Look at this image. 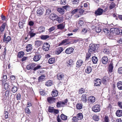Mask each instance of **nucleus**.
<instances>
[{"label":"nucleus","instance_id":"57","mask_svg":"<svg viewBox=\"0 0 122 122\" xmlns=\"http://www.w3.org/2000/svg\"><path fill=\"white\" fill-rule=\"evenodd\" d=\"M92 61H98V59L97 57L96 56H93L92 58Z\"/></svg>","mask_w":122,"mask_h":122},{"label":"nucleus","instance_id":"58","mask_svg":"<svg viewBox=\"0 0 122 122\" xmlns=\"http://www.w3.org/2000/svg\"><path fill=\"white\" fill-rule=\"evenodd\" d=\"M60 3L61 5H65L66 4V0H61Z\"/></svg>","mask_w":122,"mask_h":122},{"label":"nucleus","instance_id":"25","mask_svg":"<svg viewBox=\"0 0 122 122\" xmlns=\"http://www.w3.org/2000/svg\"><path fill=\"white\" fill-rule=\"evenodd\" d=\"M86 95V94L82 95L81 97V99L83 102H86L87 101Z\"/></svg>","mask_w":122,"mask_h":122},{"label":"nucleus","instance_id":"44","mask_svg":"<svg viewBox=\"0 0 122 122\" xmlns=\"http://www.w3.org/2000/svg\"><path fill=\"white\" fill-rule=\"evenodd\" d=\"M41 57L39 55L35 56L33 58L34 61H38L40 59Z\"/></svg>","mask_w":122,"mask_h":122},{"label":"nucleus","instance_id":"16","mask_svg":"<svg viewBox=\"0 0 122 122\" xmlns=\"http://www.w3.org/2000/svg\"><path fill=\"white\" fill-rule=\"evenodd\" d=\"M109 79V78L108 76H105L102 79V82L104 84H107Z\"/></svg>","mask_w":122,"mask_h":122},{"label":"nucleus","instance_id":"10","mask_svg":"<svg viewBox=\"0 0 122 122\" xmlns=\"http://www.w3.org/2000/svg\"><path fill=\"white\" fill-rule=\"evenodd\" d=\"M36 65L35 63L30 64L26 66V69L28 70L30 69L32 70L33 68L36 66Z\"/></svg>","mask_w":122,"mask_h":122},{"label":"nucleus","instance_id":"5","mask_svg":"<svg viewBox=\"0 0 122 122\" xmlns=\"http://www.w3.org/2000/svg\"><path fill=\"white\" fill-rule=\"evenodd\" d=\"M95 97L92 96H89L87 98L88 102L90 104H93L95 102Z\"/></svg>","mask_w":122,"mask_h":122},{"label":"nucleus","instance_id":"56","mask_svg":"<svg viewBox=\"0 0 122 122\" xmlns=\"http://www.w3.org/2000/svg\"><path fill=\"white\" fill-rule=\"evenodd\" d=\"M108 59L106 56L103 57L102 58V61H108Z\"/></svg>","mask_w":122,"mask_h":122},{"label":"nucleus","instance_id":"30","mask_svg":"<svg viewBox=\"0 0 122 122\" xmlns=\"http://www.w3.org/2000/svg\"><path fill=\"white\" fill-rule=\"evenodd\" d=\"M57 10L61 14H63L64 13L65 10L62 8H58Z\"/></svg>","mask_w":122,"mask_h":122},{"label":"nucleus","instance_id":"15","mask_svg":"<svg viewBox=\"0 0 122 122\" xmlns=\"http://www.w3.org/2000/svg\"><path fill=\"white\" fill-rule=\"evenodd\" d=\"M44 11V9L42 8H39L37 11V13L38 15H41L43 14Z\"/></svg>","mask_w":122,"mask_h":122},{"label":"nucleus","instance_id":"21","mask_svg":"<svg viewBox=\"0 0 122 122\" xmlns=\"http://www.w3.org/2000/svg\"><path fill=\"white\" fill-rule=\"evenodd\" d=\"M110 48L109 47L105 48L103 50V52L106 54L108 55L110 53Z\"/></svg>","mask_w":122,"mask_h":122},{"label":"nucleus","instance_id":"61","mask_svg":"<svg viewBox=\"0 0 122 122\" xmlns=\"http://www.w3.org/2000/svg\"><path fill=\"white\" fill-rule=\"evenodd\" d=\"M78 10V9H74L71 12V13L73 15L74 14L76 13Z\"/></svg>","mask_w":122,"mask_h":122},{"label":"nucleus","instance_id":"46","mask_svg":"<svg viewBox=\"0 0 122 122\" xmlns=\"http://www.w3.org/2000/svg\"><path fill=\"white\" fill-rule=\"evenodd\" d=\"M103 122H109L110 119L107 116H105L104 118Z\"/></svg>","mask_w":122,"mask_h":122},{"label":"nucleus","instance_id":"52","mask_svg":"<svg viewBox=\"0 0 122 122\" xmlns=\"http://www.w3.org/2000/svg\"><path fill=\"white\" fill-rule=\"evenodd\" d=\"M117 73L120 74H122V67L119 68L118 69Z\"/></svg>","mask_w":122,"mask_h":122},{"label":"nucleus","instance_id":"63","mask_svg":"<svg viewBox=\"0 0 122 122\" xmlns=\"http://www.w3.org/2000/svg\"><path fill=\"white\" fill-rule=\"evenodd\" d=\"M16 99L17 100H20L21 99V95L20 93L18 94L16 96Z\"/></svg>","mask_w":122,"mask_h":122},{"label":"nucleus","instance_id":"18","mask_svg":"<svg viewBox=\"0 0 122 122\" xmlns=\"http://www.w3.org/2000/svg\"><path fill=\"white\" fill-rule=\"evenodd\" d=\"M113 64L112 62H111L109 65L108 68V72L111 73L112 72H113Z\"/></svg>","mask_w":122,"mask_h":122},{"label":"nucleus","instance_id":"34","mask_svg":"<svg viewBox=\"0 0 122 122\" xmlns=\"http://www.w3.org/2000/svg\"><path fill=\"white\" fill-rule=\"evenodd\" d=\"M92 67L90 66H88L87 67V69L85 70V72L86 73L89 74L92 71Z\"/></svg>","mask_w":122,"mask_h":122},{"label":"nucleus","instance_id":"24","mask_svg":"<svg viewBox=\"0 0 122 122\" xmlns=\"http://www.w3.org/2000/svg\"><path fill=\"white\" fill-rule=\"evenodd\" d=\"M58 17L57 15L55 14L52 13L49 16V18L52 20H55L54 18Z\"/></svg>","mask_w":122,"mask_h":122},{"label":"nucleus","instance_id":"32","mask_svg":"<svg viewBox=\"0 0 122 122\" xmlns=\"http://www.w3.org/2000/svg\"><path fill=\"white\" fill-rule=\"evenodd\" d=\"M42 40H45L49 38L50 36L48 35H41L40 36Z\"/></svg>","mask_w":122,"mask_h":122},{"label":"nucleus","instance_id":"53","mask_svg":"<svg viewBox=\"0 0 122 122\" xmlns=\"http://www.w3.org/2000/svg\"><path fill=\"white\" fill-rule=\"evenodd\" d=\"M25 112L27 113L28 114H30L31 113L28 107H25Z\"/></svg>","mask_w":122,"mask_h":122},{"label":"nucleus","instance_id":"42","mask_svg":"<svg viewBox=\"0 0 122 122\" xmlns=\"http://www.w3.org/2000/svg\"><path fill=\"white\" fill-rule=\"evenodd\" d=\"M17 87L14 86L12 88L11 91L13 93H15L17 91Z\"/></svg>","mask_w":122,"mask_h":122},{"label":"nucleus","instance_id":"11","mask_svg":"<svg viewBox=\"0 0 122 122\" xmlns=\"http://www.w3.org/2000/svg\"><path fill=\"white\" fill-rule=\"evenodd\" d=\"M64 50V49L62 47H58L55 51V53L57 55H59Z\"/></svg>","mask_w":122,"mask_h":122},{"label":"nucleus","instance_id":"23","mask_svg":"<svg viewBox=\"0 0 122 122\" xmlns=\"http://www.w3.org/2000/svg\"><path fill=\"white\" fill-rule=\"evenodd\" d=\"M51 95L53 97H57L58 95V91L54 89L51 92Z\"/></svg>","mask_w":122,"mask_h":122},{"label":"nucleus","instance_id":"41","mask_svg":"<svg viewBox=\"0 0 122 122\" xmlns=\"http://www.w3.org/2000/svg\"><path fill=\"white\" fill-rule=\"evenodd\" d=\"M61 119L63 120H66L67 119V117L63 114H62L60 116Z\"/></svg>","mask_w":122,"mask_h":122},{"label":"nucleus","instance_id":"14","mask_svg":"<svg viewBox=\"0 0 122 122\" xmlns=\"http://www.w3.org/2000/svg\"><path fill=\"white\" fill-rule=\"evenodd\" d=\"M11 38L10 36H8L6 37L5 34H4V36L3 41L5 42V43H7L10 41Z\"/></svg>","mask_w":122,"mask_h":122},{"label":"nucleus","instance_id":"48","mask_svg":"<svg viewBox=\"0 0 122 122\" xmlns=\"http://www.w3.org/2000/svg\"><path fill=\"white\" fill-rule=\"evenodd\" d=\"M79 120L76 117H74L72 118L71 120L73 122H77Z\"/></svg>","mask_w":122,"mask_h":122},{"label":"nucleus","instance_id":"13","mask_svg":"<svg viewBox=\"0 0 122 122\" xmlns=\"http://www.w3.org/2000/svg\"><path fill=\"white\" fill-rule=\"evenodd\" d=\"M94 85L96 86H99L101 83V80L99 79H97L94 81Z\"/></svg>","mask_w":122,"mask_h":122},{"label":"nucleus","instance_id":"59","mask_svg":"<svg viewBox=\"0 0 122 122\" xmlns=\"http://www.w3.org/2000/svg\"><path fill=\"white\" fill-rule=\"evenodd\" d=\"M83 63V61H77L76 64L78 66H80L82 65Z\"/></svg>","mask_w":122,"mask_h":122},{"label":"nucleus","instance_id":"19","mask_svg":"<svg viewBox=\"0 0 122 122\" xmlns=\"http://www.w3.org/2000/svg\"><path fill=\"white\" fill-rule=\"evenodd\" d=\"M35 45L36 47L41 46L43 44V42L41 41L37 40L35 41Z\"/></svg>","mask_w":122,"mask_h":122},{"label":"nucleus","instance_id":"8","mask_svg":"<svg viewBox=\"0 0 122 122\" xmlns=\"http://www.w3.org/2000/svg\"><path fill=\"white\" fill-rule=\"evenodd\" d=\"M92 110L94 112H97L100 111L99 105L97 104L94 105L92 109Z\"/></svg>","mask_w":122,"mask_h":122},{"label":"nucleus","instance_id":"7","mask_svg":"<svg viewBox=\"0 0 122 122\" xmlns=\"http://www.w3.org/2000/svg\"><path fill=\"white\" fill-rule=\"evenodd\" d=\"M56 100V98L53 97H50L47 98L48 102L50 104L53 103L55 102Z\"/></svg>","mask_w":122,"mask_h":122},{"label":"nucleus","instance_id":"27","mask_svg":"<svg viewBox=\"0 0 122 122\" xmlns=\"http://www.w3.org/2000/svg\"><path fill=\"white\" fill-rule=\"evenodd\" d=\"M117 86L120 90H122V81H119L117 83Z\"/></svg>","mask_w":122,"mask_h":122},{"label":"nucleus","instance_id":"62","mask_svg":"<svg viewBox=\"0 0 122 122\" xmlns=\"http://www.w3.org/2000/svg\"><path fill=\"white\" fill-rule=\"evenodd\" d=\"M84 10L82 9H81L79 10V12L80 15H83Z\"/></svg>","mask_w":122,"mask_h":122},{"label":"nucleus","instance_id":"22","mask_svg":"<svg viewBox=\"0 0 122 122\" xmlns=\"http://www.w3.org/2000/svg\"><path fill=\"white\" fill-rule=\"evenodd\" d=\"M10 89H7L5 92V97L3 98L2 100L4 101L7 99V97H9V96Z\"/></svg>","mask_w":122,"mask_h":122},{"label":"nucleus","instance_id":"39","mask_svg":"<svg viewBox=\"0 0 122 122\" xmlns=\"http://www.w3.org/2000/svg\"><path fill=\"white\" fill-rule=\"evenodd\" d=\"M85 90L83 88L79 89L78 90V93L79 94H82L85 93Z\"/></svg>","mask_w":122,"mask_h":122},{"label":"nucleus","instance_id":"26","mask_svg":"<svg viewBox=\"0 0 122 122\" xmlns=\"http://www.w3.org/2000/svg\"><path fill=\"white\" fill-rule=\"evenodd\" d=\"M53 84V81L48 80L46 81L45 83V85L46 86L49 87L52 86Z\"/></svg>","mask_w":122,"mask_h":122},{"label":"nucleus","instance_id":"1","mask_svg":"<svg viewBox=\"0 0 122 122\" xmlns=\"http://www.w3.org/2000/svg\"><path fill=\"white\" fill-rule=\"evenodd\" d=\"M99 45L98 44H91L89 46L88 52L93 54L97 52Z\"/></svg>","mask_w":122,"mask_h":122},{"label":"nucleus","instance_id":"20","mask_svg":"<svg viewBox=\"0 0 122 122\" xmlns=\"http://www.w3.org/2000/svg\"><path fill=\"white\" fill-rule=\"evenodd\" d=\"M26 50L27 52H29L32 49V44H28L26 45Z\"/></svg>","mask_w":122,"mask_h":122},{"label":"nucleus","instance_id":"45","mask_svg":"<svg viewBox=\"0 0 122 122\" xmlns=\"http://www.w3.org/2000/svg\"><path fill=\"white\" fill-rule=\"evenodd\" d=\"M57 28L61 30L63 29L65 26L62 24H60L57 25Z\"/></svg>","mask_w":122,"mask_h":122},{"label":"nucleus","instance_id":"4","mask_svg":"<svg viewBox=\"0 0 122 122\" xmlns=\"http://www.w3.org/2000/svg\"><path fill=\"white\" fill-rule=\"evenodd\" d=\"M50 47V45L47 42H45L43 45L42 48L44 51H47L49 50Z\"/></svg>","mask_w":122,"mask_h":122},{"label":"nucleus","instance_id":"43","mask_svg":"<svg viewBox=\"0 0 122 122\" xmlns=\"http://www.w3.org/2000/svg\"><path fill=\"white\" fill-rule=\"evenodd\" d=\"M116 5L113 2H112L109 6V9L110 10H111Z\"/></svg>","mask_w":122,"mask_h":122},{"label":"nucleus","instance_id":"6","mask_svg":"<svg viewBox=\"0 0 122 122\" xmlns=\"http://www.w3.org/2000/svg\"><path fill=\"white\" fill-rule=\"evenodd\" d=\"M57 78L59 80H64L65 77V75L64 74L62 73H59L57 75Z\"/></svg>","mask_w":122,"mask_h":122},{"label":"nucleus","instance_id":"3","mask_svg":"<svg viewBox=\"0 0 122 122\" xmlns=\"http://www.w3.org/2000/svg\"><path fill=\"white\" fill-rule=\"evenodd\" d=\"M48 111L49 112L54 113L56 114H57L59 112V110L58 109H55L54 107H49Z\"/></svg>","mask_w":122,"mask_h":122},{"label":"nucleus","instance_id":"54","mask_svg":"<svg viewBox=\"0 0 122 122\" xmlns=\"http://www.w3.org/2000/svg\"><path fill=\"white\" fill-rule=\"evenodd\" d=\"M41 66L40 65H38L36 67H35L33 68V70L34 71H36L39 69H40Z\"/></svg>","mask_w":122,"mask_h":122},{"label":"nucleus","instance_id":"40","mask_svg":"<svg viewBox=\"0 0 122 122\" xmlns=\"http://www.w3.org/2000/svg\"><path fill=\"white\" fill-rule=\"evenodd\" d=\"M9 84H10L9 82H6L5 84L4 87L5 89L7 90V89H10V86L9 85Z\"/></svg>","mask_w":122,"mask_h":122},{"label":"nucleus","instance_id":"35","mask_svg":"<svg viewBox=\"0 0 122 122\" xmlns=\"http://www.w3.org/2000/svg\"><path fill=\"white\" fill-rule=\"evenodd\" d=\"M6 25V23H4L2 24L0 29V31L1 32H2L4 31L5 26Z\"/></svg>","mask_w":122,"mask_h":122},{"label":"nucleus","instance_id":"49","mask_svg":"<svg viewBox=\"0 0 122 122\" xmlns=\"http://www.w3.org/2000/svg\"><path fill=\"white\" fill-rule=\"evenodd\" d=\"M91 54H92V53H91L89 52L86 53V61L88 60L89 58H90L91 56Z\"/></svg>","mask_w":122,"mask_h":122},{"label":"nucleus","instance_id":"36","mask_svg":"<svg viewBox=\"0 0 122 122\" xmlns=\"http://www.w3.org/2000/svg\"><path fill=\"white\" fill-rule=\"evenodd\" d=\"M77 118L79 120H81L82 119L83 117L82 113H78L77 114Z\"/></svg>","mask_w":122,"mask_h":122},{"label":"nucleus","instance_id":"12","mask_svg":"<svg viewBox=\"0 0 122 122\" xmlns=\"http://www.w3.org/2000/svg\"><path fill=\"white\" fill-rule=\"evenodd\" d=\"M74 50L73 48L72 47H69L66 49L65 52L67 54H70L73 52Z\"/></svg>","mask_w":122,"mask_h":122},{"label":"nucleus","instance_id":"33","mask_svg":"<svg viewBox=\"0 0 122 122\" xmlns=\"http://www.w3.org/2000/svg\"><path fill=\"white\" fill-rule=\"evenodd\" d=\"M115 33L116 34H120L122 33V30L118 28H115Z\"/></svg>","mask_w":122,"mask_h":122},{"label":"nucleus","instance_id":"47","mask_svg":"<svg viewBox=\"0 0 122 122\" xmlns=\"http://www.w3.org/2000/svg\"><path fill=\"white\" fill-rule=\"evenodd\" d=\"M45 76L44 75H42L38 77V80L39 81H42L44 79Z\"/></svg>","mask_w":122,"mask_h":122},{"label":"nucleus","instance_id":"37","mask_svg":"<svg viewBox=\"0 0 122 122\" xmlns=\"http://www.w3.org/2000/svg\"><path fill=\"white\" fill-rule=\"evenodd\" d=\"M76 107L77 110H80L82 108V105L80 103H77L76 105Z\"/></svg>","mask_w":122,"mask_h":122},{"label":"nucleus","instance_id":"55","mask_svg":"<svg viewBox=\"0 0 122 122\" xmlns=\"http://www.w3.org/2000/svg\"><path fill=\"white\" fill-rule=\"evenodd\" d=\"M55 29V28L54 26L51 27L48 29L49 32H51L52 31L54 30Z\"/></svg>","mask_w":122,"mask_h":122},{"label":"nucleus","instance_id":"2","mask_svg":"<svg viewBox=\"0 0 122 122\" xmlns=\"http://www.w3.org/2000/svg\"><path fill=\"white\" fill-rule=\"evenodd\" d=\"M103 11V9L99 8H98L97 10L95 11L94 14L96 16L100 15L102 14Z\"/></svg>","mask_w":122,"mask_h":122},{"label":"nucleus","instance_id":"28","mask_svg":"<svg viewBox=\"0 0 122 122\" xmlns=\"http://www.w3.org/2000/svg\"><path fill=\"white\" fill-rule=\"evenodd\" d=\"M62 104H65L64 102L62 101H59L56 103V107L58 108H60L62 107Z\"/></svg>","mask_w":122,"mask_h":122},{"label":"nucleus","instance_id":"50","mask_svg":"<svg viewBox=\"0 0 122 122\" xmlns=\"http://www.w3.org/2000/svg\"><path fill=\"white\" fill-rule=\"evenodd\" d=\"M56 20L59 23H60L63 21V18L60 17H57Z\"/></svg>","mask_w":122,"mask_h":122},{"label":"nucleus","instance_id":"29","mask_svg":"<svg viewBox=\"0 0 122 122\" xmlns=\"http://www.w3.org/2000/svg\"><path fill=\"white\" fill-rule=\"evenodd\" d=\"M25 53L24 51H20L18 53L17 55V57L19 58H21L23 57Z\"/></svg>","mask_w":122,"mask_h":122},{"label":"nucleus","instance_id":"9","mask_svg":"<svg viewBox=\"0 0 122 122\" xmlns=\"http://www.w3.org/2000/svg\"><path fill=\"white\" fill-rule=\"evenodd\" d=\"M68 39H66L61 41L59 45V46H61L62 45H66L68 44H70V42H68Z\"/></svg>","mask_w":122,"mask_h":122},{"label":"nucleus","instance_id":"64","mask_svg":"<svg viewBox=\"0 0 122 122\" xmlns=\"http://www.w3.org/2000/svg\"><path fill=\"white\" fill-rule=\"evenodd\" d=\"M72 1L74 4H77L79 2V0H72Z\"/></svg>","mask_w":122,"mask_h":122},{"label":"nucleus","instance_id":"51","mask_svg":"<svg viewBox=\"0 0 122 122\" xmlns=\"http://www.w3.org/2000/svg\"><path fill=\"white\" fill-rule=\"evenodd\" d=\"M7 79V76L6 75H3L2 76V81H5Z\"/></svg>","mask_w":122,"mask_h":122},{"label":"nucleus","instance_id":"38","mask_svg":"<svg viewBox=\"0 0 122 122\" xmlns=\"http://www.w3.org/2000/svg\"><path fill=\"white\" fill-rule=\"evenodd\" d=\"M92 119L96 121H98L99 120V117L97 115H94L92 117Z\"/></svg>","mask_w":122,"mask_h":122},{"label":"nucleus","instance_id":"31","mask_svg":"<svg viewBox=\"0 0 122 122\" xmlns=\"http://www.w3.org/2000/svg\"><path fill=\"white\" fill-rule=\"evenodd\" d=\"M116 114L117 117L121 116H122V110H117L116 112Z\"/></svg>","mask_w":122,"mask_h":122},{"label":"nucleus","instance_id":"17","mask_svg":"<svg viewBox=\"0 0 122 122\" xmlns=\"http://www.w3.org/2000/svg\"><path fill=\"white\" fill-rule=\"evenodd\" d=\"M30 30L29 31L28 35L30 36V38H31L34 37L36 35V34L33 32L34 30L33 29H30Z\"/></svg>","mask_w":122,"mask_h":122},{"label":"nucleus","instance_id":"60","mask_svg":"<svg viewBox=\"0 0 122 122\" xmlns=\"http://www.w3.org/2000/svg\"><path fill=\"white\" fill-rule=\"evenodd\" d=\"M103 31L106 35H107L109 33V31L107 28H106L103 29Z\"/></svg>","mask_w":122,"mask_h":122}]
</instances>
